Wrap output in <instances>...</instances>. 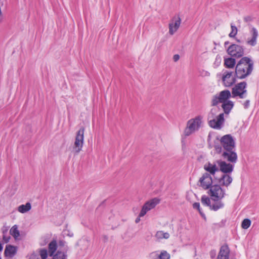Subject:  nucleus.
Here are the masks:
<instances>
[{"label": "nucleus", "instance_id": "nucleus-3", "mask_svg": "<svg viewBox=\"0 0 259 259\" xmlns=\"http://www.w3.org/2000/svg\"><path fill=\"white\" fill-rule=\"evenodd\" d=\"M208 194L212 200L219 202L225 197L226 191L220 185L215 184L210 187Z\"/></svg>", "mask_w": 259, "mask_h": 259}, {"label": "nucleus", "instance_id": "nucleus-10", "mask_svg": "<svg viewBox=\"0 0 259 259\" xmlns=\"http://www.w3.org/2000/svg\"><path fill=\"white\" fill-rule=\"evenodd\" d=\"M227 53L231 56L238 58L243 56L244 50L241 46L233 44L228 48Z\"/></svg>", "mask_w": 259, "mask_h": 259}, {"label": "nucleus", "instance_id": "nucleus-18", "mask_svg": "<svg viewBox=\"0 0 259 259\" xmlns=\"http://www.w3.org/2000/svg\"><path fill=\"white\" fill-rule=\"evenodd\" d=\"M218 163L220 170L224 173H231L233 170V165L230 163H227L224 161H219Z\"/></svg>", "mask_w": 259, "mask_h": 259}, {"label": "nucleus", "instance_id": "nucleus-20", "mask_svg": "<svg viewBox=\"0 0 259 259\" xmlns=\"http://www.w3.org/2000/svg\"><path fill=\"white\" fill-rule=\"evenodd\" d=\"M204 169L208 172L210 175L214 176L216 172L219 171V168L217 167L215 164L211 163L208 162L204 166Z\"/></svg>", "mask_w": 259, "mask_h": 259}, {"label": "nucleus", "instance_id": "nucleus-16", "mask_svg": "<svg viewBox=\"0 0 259 259\" xmlns=\"http://www.w3.org/2000/svg\"><path fill=\"white\" fill-rule=\"evenodd\" d=\"M181 23V18L179 17H174L168 24L169 33L173 35L179 28Z\"/></svg>", "mask_w": 259, "mask_h": 259}, {"label": "nucleus", "instance_id": "nucleus-35", "mask_svg": "<svg viewBox=\"0 0 259 259\" xmlns=\"http://www.w3.org/2000/svg\"><path fill=\"white\" fill-rule=\"evenodd\" d=\"M180 59V56L179 55L176 54L174 56L173 59L175 62L178 61Z\"/></svg>", "mask_w": 259, "mask_h": 259}, {"label": "nucleus", "instance_id": "nucleus-41", "mask_svg": "<svg viewBox=\"0 0 259 259\" xmlns=\"http://www.w3.org/2000/svg\"><path fill=\"white\" fill-rule=\"evenodd\" d=\"M60 243L61 245H63V243L62 242H60Z\"/></svg>", "mask_w": 259, "mask_h": 259}, {"label": "nucleus", "instance_id": "nucleus-8", "mask_svg": "<svg viewBox=\"0 0 259 259\" xmlns=\"http://www.w3.org/2000/svg\"><path fill=\"white\" fill-rule=\"evenodd\" d=\"M231 97V93L229 90L222 91L218 96H215L213 97L211 100V105L215 106L219 103H223L227 102Z\"/></svg>", "mask_w": 259, "mask_h": 259}, {"label": "nucleus", "instance_id": "nucleus-30", "mask_svg": "<svg viewBox=\"0 0 259 259\" xmlns=\"http://www.w3.org/2000/svg\"><path fill=\"white\" fill-rule=\"evenodd\" d=\"M159 259H170V255L166 250H162L158 255Z\"/></svg>", "mask_w": 259, "mask_h": 259}, {"label": "nucleus", "instance_id": "nucleus-2", "mask_svg": "<svg viewBox=\"0 0 259 259\" xmlns=\"http://www.w3.org/2000/svg\"><path fill=\"white\" fill-rule=\"evenodd\" d=\"M203 123V117L198 115L189 119L184 130V134L185 136H189L199 130Z\"/></svg>", "mask_w": 259, "mask_h": 259}, {"label": "nucleus", "instance_id": "nucleus-37", "mask_svg": "<svg viewBox=\"0 0 259 259\" xmlns=\"http://www.w3.org/2000/svg\"><path fill=\"white\" fill-rule=\"evenodd\" d=\"M3 250V246L2 244L0 243V251H1Z\"/></svg>", "mask_w": 259, "mask_h": 259}, {"label": "nucleus", "instance_id": "nucleus-25", "mask_svg": "<svg viewBox=\"0 0 259 259\" xmlns=\"http://www.w3.org/2000/svg\"><path fill=\"white\" fill-rule=\"evenodd\" d=\"M57 243L56 240H53L49 244V252L50 255L52 256L57 250Z\"/></svg>", "mask_w": 259, "mask_h": 259}, {"label": "nucleus", "instance_id": "nucleus-9", "mask_svg": "<svg viewBox=\"0 0 259 259\" xmlns=\"http://www.w3.org/2000/svg\"><path fill=\"white\" fill-rule=\"evenodd\" d=\"M159 203L160 199L157 198H154L147 201L143 206L139 214V217H144L148 211L154 208Z\"/></svg>", "mask_w": 259, "mask_h": 259}, {"label": "nucleus", "instance_id": "nucleus-12", "mask_svg": "<svg viewBox=\"0 0 259 259\" xmlns=\"http://www.w3.org/2000/svg\"><path fill=\"white\" fill-rule=\"evenodd\" d=\"M225 121L224 114L220 113L214 118L208 121L209 125L214 129H221Z\"/></svg>", "mask_w": 259, "mask_h": 259}, {"label": "nucleus", "instance_id": "nucleus-4", "mask_svg": "<svg viewBox=\"0 0 259 259\" xmlns=\"http://www.w3.org/2000/svg\"><path fill=\"white\" fill-rule=\"evenodd\" d=\"M221 147L215 146L216 150H219L221 152L222 148L223 150L230 149L231 148H235V142L231 135H226L222 137L219 140Z\"/></svg>", "mask_w": 259, "mask_h": 259}, {"label": "nucleus", "instance_id": "nucleus-40", "mask_svg": "<svg viewBox=\"0 0 259 259\" xmlns=\"http://www.w3.org/2000/svg\"><path fill=\"white\" fill-rule=\"evenodd\" d=\"M139 219H137L136 220V222L138 223L139 222Z\"/></svg>", "mask_w": 259, "mask_h": 259}, {"label": "nucleus", "instance_id": "nucleus-29", "mask_svg": "<svg viewBox=\"0 0 259 259\" xmlns=\"http://www.w3.org/2000/svg\"><path fill=\"white\" fill-rule=\"evenodd\" d=\"M231 31L229 34V36L231 38H234L238 33V29L236 26L232 24H231Z\"/></svg>", "mask_w": 259, "mask_h": 259}, {"label": "nucleus", "instance_id": "nucleus-28", "mask_svg": "<svg viewBox=\"0 0 259 259\" xmlns=\"http://www.w3.org/2000/svg\"><path fill=\"white\" fill-rule=\"evenodd\" d=\"M156 237L158 239H168L169 237V234L168 233H165L162 231H157L156 235Z\"/></svg>", "mask_w": 259, "mask_h": 259}, {"label": "nucleus", "instance_id": "nucleus-21", "mask_svg": "<svg viewBox=\"0 0 259 259\" xmlns=\"http://www.w3.org/2000/svg\"><path fill=\"white\" fill-rule=\"evenodd\" d=\"M233 179L231 176L228 175H224L219 179V183L226 187H228L232 182Z\"/></svg>", "mask_w": 259, "mask_h": 259}, {"label": "nucleus", "instance_id": "nucleus-22", "mask_svg": "<svg viewBox=\"0 0 259 259\" xmlns=\"http://www.w3.org/2000/svg\"><path fill=\"white\" fill-rule=\"evenodd\" d=\"M224 66L228 69H233L236 65V60L232 57L224 58Z\"/></svg>", "mask_w": 259, "mask_h": 259}, {"label": "nucleus", "instance_id": "nucleus-39", "mask_svg": "<svg viewBox=\"0 0 259 259\" xmlns=\"http://www.w3.org/2000/svg\"><path fill=\"white\" fill-rule=\"evenodd\" d=\"M229 44V42H228V41H226V42H225V45H227V44Z\"/></svg>", "mask_w": 259, "mask_h": 259}, {"label": "nucleus", "instance_id": "nucleus-7", "mask_svg": "<svg viewBox=\"0 0 259 259\" xmlns=\"http://www.w3.org/2000/svg\"><path fill=\"white\" fill-rule=\"evenodd\" d=\"M236 74L233 71L224 70L221 76L222 84L225 87H231L236 82Z\"/></svg>", "mask_w": 259, "mask_h": 259}, {"label": "nucleus", "instance_id": "nucleus-27", "mask_svg": "<svg viewBox=\"0 0 259 259\" xmlns=\"http://www.w3.org/2000/svg\"><path fill=\"white\" fill-rule=\"evenodd\" d=\"M219 111L218 107L212 108L208 115V121L211 120V119H213L217 116V114Z\"/></svg>", "mask_w": 259, "mask_h": 259}, {"label": "nucleus", "instance_id": "nucleus-43", "mask_svg": "<svg viewBox=\"0 0 259 259\" xmlns=\"http://www.w3.org/2000/svg\"><path fill=\"white\" fill-rule=\"evenodd\" d=\"M0 259H1V258L0 257Z\"/></svg>", "mask_w": 259, "mask_h": 259}, {"label": "nucleus", "instance_id": "nucleus-36", "mask_svg": "<svg viewBox=\"0 0 259 259\" xmlns=\"http://www.w3.org/2000/svg\"><path fill=\"white\" fill-rule=\"evenodd\" d=\"M3 239L5 240V242H8L9 240V237L6 238L5 236H3Z\"/></svg>", "mask_w": 259, "mask_h": 259}, {"label": "nucleus", "instance_id": "nucleus-38", "mask_svg": "<svg viewBox=\"0 0 259 259\" xmlns=\"http://www.w3.org/2000/svg\"><path fill=\"white\" fill-rule=\"evenodd\" d=\"M249 103V101H247L245 103V104L247 105Z\"/></svg>", "mask_w": 259, "mask_h": 259}, {"label": "nucleus", "instance_id": "nucleus-15", "mask_svg": "<svg viewBox=\"0 0 259 259\" xmlns=\"http://www.w3.org/2000/svg\"><path fill=\"white\" fill-rule=\"evenodd\" d=\"M199 182L201 187L204 189H210V187L212 186V179L210 174L208 173H205L200 178Z\"/></svg>", "mask_w": 259, "mask_h": 259}, {"label": "nucleus", "instance_id": "nucleus-33", "mask_svg": "<svg viewBox=\"0 0 259 259\" xmlns=\"http://www.w3.org/2000/svg\"><path fill=\"white\" fill-rule=\"evenodd\" d=\"M53 259H65V255L62 252L58 251L57 253L54 255Z\"/></svg>", "mask_w": 259, "mask_h": 259}, {"label": "nucleus", "instance_id": "nucleus-1", "mask_svg": "<svg viewBox=\"0 0 259 259\" xmlns=\"http://www.w3.org/2000/svg\"><path fill=\"white\" fill-rule=\"evenodd\" d=\"M253 67V62L247 57H242L235 66V74L239 79H243L251 74Z\"/></svg>", "mask_w": 259, "mask_h": 259}, {"label": "nucleus", "instance_id": "nucleus-11", "mask_svg": "<svg viewBox=\"0 0 259 259\" xmlns=\"http://www.w3.org/2000/svg\"><path fill=\"white\" fill-rule=\"evenodd\" d=\"M249 35L246 39V44L251 47L255 46L257 44L258 31L256 28L251 26L249 29Z\"/></svg>", "mask_w": 259, "mask_h": 259}, {"label": "nucleus", "instance_id": "nucleus-17", "mask_svg": "<svg viewBox=\"0 0 259 259\" xmlns=\"http://www.w3.org/2000/svg\"><path fill=\"white\" fill-rule=\"evenodd\" d=\"M230 249L228 246L225 244L221 246L217 259H229Z\"/></svg>", "mask_w": 259, "mask_h": 259}, {"label": "nucleus", "instance_id": "nucleus-6", "mask_svg": "<svg viewBox=\"0 0 259 259\" xmlns=\"http://www.w3.org/2000/svg\"><path fill=\"white\" fill-rule=\"evenodd\" d=\"M247 83L245 81L239 82L235 85L232 89L233 98L238 97L240 99L245 98L247 96Z\"/></svg>", "mask_w": 259, "mask_h": 259}, {"label": "nucleus", "instance_id": "nucleus-23", "mask_svg": "<svg viewBox=\"0 0 259 259\" xmlns=\"http://www.w3.org/2000/svg\"><path fill=\"white\" fill-rule=\"evenodd\" d=\"M234 107V103L231 101H228L222 103V108L224 113L229 114Z\"/></svg>", "mask_w": 259, "mask_h": 259}, {"label": "nucleus", "instance_id": "nucleus-24", "mask_svg": "<svg viewBox=\"0 0 259 259\" xmlns=\"http://www.w3.org/2000/svg\"><path fill=\"white\" fill-rule=\"evenodd\" d=\"M31 208V203L30 202H27L25 204H22L19 206L18 207V211L20 213H24L29 211Z\"/></svg>", "mask_w": 259, "mask_h": 259}, {"label": "nucleus", "instance_id": "nucleus-13", "mask_svg": "<svg viewBox=\"0 0 259 259\" xmlns=\"http://www.w3.org/2000/svg\"><path fill=\"white\" fill-rule=\"evenodd\" d=\"M201 202L203 204L209 206L210 209L214 211H217L219 209L222 208L224 206L222 201L216 202L211 205L210 198L205 195L202 196Z\"/></svg>", "mask_w": 259, "mask_h": 259}, {"label": "nucleus", "instance_id": "nucleus-19", "mask_svg": "<svg viewBox=\"0 0 259 259\" xmlns=\"http://www.w3.org/2000/svg\"><path fill=\"white\" fill-rule=\"evenodd\" d=\"M17 251V247L12 245H7L5 250V255L7 257L12 258Z\"/></svg>", "mask_w": 259, "mask_h": 259}, {"label": "nucleus", "instance_id": "nucleus-14", "mask_svg": "<svg viewBox=\"0 0 259 259\" xmlns=\"http://www.w3.org/2000/svg\"><path fill=\"white\" fill-rule=\"evenodd\" d=\"M222 156L224 159L232 163H236L238 157L235 148L223 150Z\"/></svg>", "mask_w": 259, "mask_h": 259}, {"label": "nucleus", "instance_id": "nucleus-5", "mask_svg": "<svg viewBox=\"0 0 259 259\" xmlns=\"http://www.w3.org/2000/svg\"><path fill=\"white\" fill-rule=\"evenodd\" d=\"M84 130V128L82 127L76 133L74 143L73 146V150L75 154L79 153L83 147Z\"/></svg>", "mask_w": 259, "mask_h": 259}, {"label": "nucleus", "instance_id": "nucleus-42", "mask_svg": "<svg viewBox=\"0 0 259 259\" xmlns=\"http://www.w3.org/2000/svg\"><path fill=\"white\" fill-rule=\"evenodd\" d=\"M237 41L238 42H240V40H237Z\"/></svg>", "mask_w": 259, "mask_h": 259}, {"label": "nucleus", "instance_id": "nucleus-31", "mask_svg": "<svg viewBox=\"0 0 259 259\" xmlns=\"http://www.w3.org/2000/svg\"><path fill=\"white\" fill-rule=\"evenodd\" d=\"M251 225V221L248 219L243 220L241 223V227L244 229H248Z\"/></svg>", "mask_w": 259, "mask_h": 259}, {"label": "nucleus", "instance_id": "nucleus-26", "mask_svg": "<svg viewBox=\"0 0 259 259\" xmlns=\"http://www.w3.org/2000/svg\"><path fill=\"white\" fill-rule=\"evenodd\" d=\"M10 234L14 238L17 239L20 236V232L16 225H14L10 230Z\"/></svg>", "mask_w": 259, "mask_h": 259}, {"label": "nucleus", "instance_id": "nucleus-34", "mask_svg": "<svg viewBox=\"0 0 259 259\" xmlns=\"http://www.w3.org/2000/svg\"><path fill=\"white\" fill-rule=\"evenodd\" d=\"M193 207L195 209H197L199 212H200V213L202 215V213L201 212V210H200V204L199 203H198V202H195L193 204Z\"/></svg>", "mask_w": 259, "mask_h": 259}, {"label": "nucleus", "instance_id": "nucleus-32", "mask_svg": "<svg viewBox=\"0 0 259 259\" xmlns=\"http://www.w3.org/2000/svg\"><path fill=\"white\" fill-rule=\"evenodd\" d=\"M39 254L41 259H46L48 257V251L45 249H40L39 251Z\"/></svg>", "mask_w": 259, "mask_h": 259}]
</instances>
